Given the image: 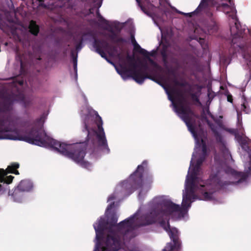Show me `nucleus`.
Segmentation results:
<instances>
[{
  "mask_svg": "<svg viewBox=\"0 0 251 251\" xmlns=\"http://www.w3.org/2000/svg\"><path fill=\"white\" fill-rule=\"evenodd\" d=\"M161 54L162 57V61L164 63V66H167L168 63L167 54L165 50H163L161 51Z\"/></svg>",
  "mask_w": 251,
  "mask_h": 251,
  "instance_id": "2f4dec72",
  "label": "nucleus"
},
{
  "mask_svg": "<svg viewBox=\"0 0 251 251\" xmlns=\"http://www.w3.org/2000/svg\"><path fill=\"white\" fill-rule=\"evenodd\" d=\"M168 72H169V73H173V71L170 70H168Z\"/></svg>",
  "mask_w": 251,
  "mask_h": 251,
  "instance_id": "e2e57ef3",
  "label": "nucleus"
},
{
  "mask_svg": "<svg viewBox=\"0 0 251 251\" xmlns=\"http://www.w3.org/2000/svg\"><path fill=\"white\" fill-rule=\"evenodd\" d=\"M90 33H84L83 34V36H86V35H90Z\"/></svg>",
  "mask_w": 251,
  "mask_h": 251,
  "instance_id": "bf43d9fd",
  "label": "nucleus"
},
{
  "mask_svg": "<svg viewBox=\"0 0 251 251\" xmlns=\"http://www.w3.org/2000/svg\"><path fill=\"white\" fill-rule=\"evenodd\" d=\"M248 32L250 33V34L251 35V30L250 29H248Z\"/></svg>",
  "mask_w": 251,
  "mask_h": 251,
  "instance_id": "052dcab7",
  "label": "nucleus"
},
{
  "mask_svg": "<svg viewBox=\"0 0 251 251\" xmlns=\"http://www.w3.org/2000/svg\"><path fill=\"white\" fill-rule=\"evenodd\" d=\"M3 172V171L0 170V195H2L8 189V188L6 187V183L4 182L2 179Z\"/></svg>",
  "mask_w": 251,
  "mask_h": 251,
  "instance_id": "a878e982",
  "label": "nucleus"
},
{
  "mask_svg": "<svg viewBox=\"0 0 251 251\" xmlns=\"http://www.w3.org/2000/svg\"><path fill=\"white\" fill-rule=\"evenodd\" d=\"M250 157V161H249V164H250V167H249V169L251 170V154L249 156Z\"/></svg>",
  "mask_w": 251,
  "mask_h": 251,
  "instance_id": "5fc2aeb1",
  "label": "nucleus"
},
{
  "mask_svg": "<svg viewBox=\"0 0 251 251\" xmlns=\"http://www.w3.org/2000/svg\"><path fill=\"white\" fill-rule=\"evenodd\" d=\"M109 31L111 33V34H109L108 37L113 43L119 44L120 43L126 42V40L124 38L122 37H118L117 34L112 29H110Z\"/></svg>",
  "mask_w": 251,
  "mask_h": 251,
  "instance_id": "4be33fe9",
  "label": "nucleus"
},
{
  "mask_svg": "<svg viewBox=\"0 0 251 251\" xmlns=\"http://www.w3.org/2000/svg\"><path fill=\"white\" fill-rule=\"evenodd\" d=\"M29 31L32 35L37 36L40 30L39 26L35 21L31 20L29 24Z\"/></svg>",
  "mask_w": 251,
  "mask_h": 251,
  "instance_id": "412c9836",
  "label": "nucleus"
},
{
  "mask_svg": "<svg viewBox=\"0 0 251 251\" xmlns=\"http://www.w3.org/2000/svg\"><path fill=\"white\" fill-rule=\"evenodd\" d=\"M25 96L24 94H20L19 95V100H21L24 101L25 100Z\"/></svg>",
  "mask_w": 251,
  "mask_h": 251,
  "instance_id": "8fccbe9b",
  "label": "nucleus"
},
{
  "mask_svg": "<svg viewBox=\"0 0 251 251\" xmlns=\"http://www.w3.org/2000/svg\"><path fill=\"white\" fill-rule=\"evenodd\" d=\"M114 197H109V198H108V201H111V200H113V199H114Z\"/></svg>",
  "mask_w": 251,
  "mask_h": 251,
  "instance_id": "4d7b16f0",
  "label": "nucleus"
},
{
  "mask_svg": "<svg viewBox=\"0 0 251 251\" xmlns=\"http://www.w3.org/2000/svg\"><path fill=\"white\" fill-rule=\"evenodd\" d=\"M13 100L10 96L4 98L0 102V139L8 137H18L6 133L11 130V126L18 125L21 118L13 111Z\"/></svg>",
  "mask_w": 251,
  "mask_h": 251,
  "instance_id": "20e7f679",
  "label": "nucleus"
},
{
  "mask_svg": "<svg viewBox=\"0 0 251 251\" xmlns=\"http://www.w3.org/2000/svg\"><path fill=\"white\" fill-rule=\"evenodd\" d=\"M147 163L146 160L143 161L142 164L138 165L135 172L130 176L129 181H131V186L133 189L136 190L142 187L143 173Z\"/></svg>",
  "mask_w": 251,
  "mask_h": 251,
  "instance_id": "0eeeda50",
  "label": "nucleus"
},
{
  "mask_svg": "<svg viewBox=\"0 0 251 251\" xmlns=\"http://www.w3.org/2000/svg\"><path fill=\"white\" fill-rule=\"evenodd\" d=\"M83 42V38L81 37L79 40V42L76 44L75 48L76 50L77 51L80 50L82 48V43Z\"/></svg>",
  "mask_w": 251,
  "mask_h": 251,
  "instance_id": "f704fd0d",
  "label": "nucleus"
},
{
  "mask_svg": "<svg viewBox=\"0 0 251 251\" xmlns=\"http://www.w3.org/2000/svg\"><path fill=\"white\" fill-rule=\"evenodd\" d=\"M179 117L185 123L189 131L192 134L196 142L198 143L199 142L200 138L199 137L197 132L196 130L195 127V118H198V116L194 112H193V114H187L184 115H180Z\"/></svg>",
  "mask_w": 251,
  "mask_h": 251,
  "instance_id": "1a4fd4ad",
  "label": "nucleus"
},
{
  "mask_svg": "<svg viewBox=\"0 0 251 251\" xmlns=\"http://www.w3.org/2000/svg\"><path fill=\"white\" fill-rule=\"evenodd\" d=\"M221 5H222V6L224 7L228 6V5L227 3H222L221 4Z\"/></svg>",
  "mask_w": 251,
  "mask_h": 251,
  "instance_id": "6e6d98bb",
  "label": "nucleus"
},
{
  "mask_svg": "<svg viewBox=\"0 0 251 251\" xmlns=\"http://www.w3.org/2000/svg\"><path fill=\"white\" fill-rule=\"evenodd\" d=\"M227 181H222L217 175L211 176L206 185H201L204 188L202 190V200L210 201L213 200V194L217 191L223 188L225 186L229 184Z\"/></svg>",
  "mask_w": 251,
  "mask_h": 251,
  "instance_id": "39448f33",
  "label": "nucleus"
},
{
  "mask_svg": "<svg viewBox=\"0 0 251 251\" xmlns=\"http://www.w3.org/2000/svg\"><path fill=\"white\" fill-rule=\"evenodd\" d=\"M71 56L72 58V60H74V58L75 57V58L77 59V53L75 52V51L74 50H71Z\"/></svg>",
  "mask_w": 251,
  "mask_h": 251,
  "instance_id": "a19ab883",
  "label": "nucleus"
},
{
  "mask_svg": "<svg viewBox=\"0 0 251 251\" xmlns=\"http://www.w3.org/2000/svg\"><path fill=\"white\" fill-rule=\"evenodd\" d=\"M114 205H115V202H113L111 203H110L107 207L106 211L111 210L114 207Z\"/></svg>",
  "mask_w": 251,
  "mask_h": 251,
  "instance_id": "c03bdc74",
  "label": "nucleus"
},
{
  "mask_svg": "<svg viewBox=\"0 0 251 251\" xmlns=\"http://www.w3.org/2000/svg\"><path fill=\"white\" fill-rule=\"evenodd\" d=\"M131 68H128L125 64L120 65V69H117V72L123 78L131 77L134 79L137 83L138 79L140 77L143 71V68L136 69L137 65L135 63H131Z\"/></svg>",
  "mask_w": 251,
  "mask_h": 251,
  "instance_id": "423d86ee",
  "label": "nucleus"
},
{
  "mask_svg": "<svg viewBox=\"0 0 251 251\" xmlns=\"http://www.w3.org/2000/svg\"><path fill=\"white\" fill-rule=\"evenodd\" d=\"M127 59L128 61L130 63V64L131 63H133L134 62H132L134 61V57H132L129 55H127Z\"/></svg>",
  "mask_w": 251,
  "mask_h": 251,
  "instance_id": "09e8293b",
  "label": "nucleus"
},
{
  "mask_svg": "<svg viewBox=\"0 0 251 251\" xmlns=\"http://www.w3.org/2000/svg\"><path fill=\"white\" fill-rule=\"evenodd\" d=\"M20 70L21 72L23 73H25V65L22 60L20 61Z\"/></svg>",
  "mask_w": 251,
  "mask_h": 251,
  "instance_id": "79ce46f5",
  "label": "nucleus"
},
{
  "mask_svg": "<svg viewBox=\"0 0 251 251\" xmlns=\"http://www.w3.org/2000/svg\"><path fill=\"white\" fill-rule=\"evenodd\" d=\"M218 2L215 0H201L198 7L193 12L188 13L180 12V13L191 17L194 15H197L200 12L202 11L203 9L207 8L208 6H214Z\"/></svg>",
  "mask_w": 251,
  "mask_h": 251,
  "instance_id": "4468645a",
  "label": "nucleus"
},
{
  "mask_svg": "<svg viewBox=\"0 0 251 251\" xmlns=\"http://www.w3.org/2000/svg\"><path fill=\"white\" fill-rule=\"evenodd\" d=\"M108 63H109L110 64H112V65H114V63L111 61L107 57V59H105Z\"/></svg>",
  "mask_w": 251,
  "mask_h": 251,
  "instance_id": "603ef678",
  "label": "nucleus"
},
{
  "mask_svg": "<svg viewBox=\"0 0 251 251\" xmlns=\"http://www.w3.org/2000/svg\"><path fill=\"white\" fill-rule=\"evenodd\" d=\"M241 109L246 114H249L251 112V109L248 104L246 99L244 98V101L241 104Z\"/></svg>",
  "mask_w": 251,
  "mask_h": 251,
  "instance_id": "c85d7f7f",
  "label": "nucleus"
},
{
  "mask_svg": "<svg viewBox=\"0 0 251 251\" xmlns=\"http://www.w3.org/2000/svg\"><path fill=\"white\" fill-rule=\"evenodd\" d=\"M131 40L132 44L134 45V50L135 51L138 52L139 53L143 55L146 58H149V56L151 55L147 50L142 48L136 42L134 36L131 35Z\"/></svg>",
  "mask_w": 251,
  "mask_h": 251,
  "instance_id": "f3484780",
  "label": "nucleus"
},
{
  "mask_svg": "<svg viewBox=\"0 0 251 251\" xmlns=\"http://www.w3.org/2000/svg\"><path fill=\"white\" fill-rule=\"evenodd\" d=\"M245 29L241 27L240 24L237 20L234 24V25L230 27V32L232 36V40L231 41V46L234 45L236 43V39L237 38H244L245 34Z\"/></svg>",
  "mask_w": 251,
  "mask_h": 251,
  "instance_id": "f8f14e48",
  "label": "nucleus"
},
{
  "mask_svg": "<svg viewBox=\"0 0 251 251\" xmlns=\"http://www.w3.org/2000/svg\"><path fill=\"white\" fill-rule=\"evenodd\" d=\"M23 83H24V82H23V81H20L19 82V84H20V85H22L23 84Z\"/></svg>",
  "mask_w": 251,
  "mask_h": 251,
  "instance_id": "13d9d810",
  "label": "nucleus"
},
{
  "mask_svg": "<svg viewBox=\"0 0 251 251\" xmlns=\"http://www.w3.org/2000/svg\"><path fill=\"white\" fill-rule=\"evenodd\" d=\"M150 54L151 55L149 56V57H150V56H152V54H151V53H150ZM147 59H148V60H149L152 63H154V64H155V65H156V63H155L152 61V59H151L150 57H149V58H147Z\"/></svg>",
  "mask_w": 251,
  "mask_h": 251,
  "instance_id": "864d4df0",
  "label": "nucleus"
},
{
  "mask_svg": "<svg viewBox=\"0 0 251 251\" xmlns=\"http://www.w3.org/2000/svg\"><path fill=\"white\" fill-rule=\"evenodd\" d=\"M169 236L174 243H169L162 251H173L180 249L181 243L179 238V232L177 228H173L169 232Z\"/></svg>",
  "mask_w": 251,
  "mask_h": 251,
  "instance_id": "9d476101",
  "label": "nucleus"
},
{
  "mask_svg": "<svg viewBox=\"0 0 251 251\" xmlns=\"http://www.w3.org/2000/svg\"><path fill=\"white\" fill-rule=\"evenodd\" d=\"M227 100L228 102L230 103L233 102V98L231 94H228L227 96Z\"/></svg>",
  "mask_w": 251,
  "mask_h": 251,
  "instance_id": "de8ad7c7",
  "label": "nucleus"
},
{
  "mask_svg": "<svg viewBox=\"0 0 251 251\" xmlns=\"http://www.w3.org/2000/svg\"><path fill=\"white\" fill-rule=\"evenodd\" d=\"M101 2H100L99 4V6H98L99 8V7H100L101 6Z\"/></svg>",
  "mask_w": 251,
  "mask_h": 251,
  "instance_id": "680f3d73",
  "label": "nucleus"
},
{
  "mask_svg": "<svg viewBox=\"0 0 251 251\" xmlns=\"http://www.w3.org/2000/svg\"><path fill=\"white\" fill-rule=\"evenodd\" d=\"M158 203L153 201L151 204L149 212L145 214L143 221L139 225L135 223V214L120 223L117 224L118 216L116 213H111L107 218V224L108 225L107 234L104 242V246L101 248V251H117L121 249L122 241H127L135 237V229L138 227L148 226L155 223L158 219L167 215H160L156 217L154 222L147 224V215L150 214L154 205Z\"/></svg>",
  "mask_w": 251,
  "mask_h": 251,
  "instance_id": "f03ea898",
  "label": "nucleus"
},
{
  "mask_svg": "<svg viewBox=\"0 0 251 251\" xmlns=\"http://www.w3.org/2000/svg\"><path fill=\"white\" fill-rule=\"evenodd\" d=\"M107 222L106 223L104 219H101L99 221L97 227L94 226V228L96 232V238L98 240H100L103 235V231L106 227Z\"/></svg>",
  "mask_w": 251,
  "mask_h": 251,
  "instance_id": "a211bd4d",
  "label": "nucleus"
},
{
  "mask_svg": "<svg viewBox=\"0 0 251 251\" xmlns=\"http://www.w3.org/2000/svg\"><path fill=\"white\" fill-rule=\"evenodd\" d=\"M206 123L213 133L218 131L217 127L214 124L212 123L208 120H206Z\"/></svg>",
  "mask_w": 251,
  "mask_h": 251,
  "instance_id": "473e14b6",
  "label": "nucleus"
},
{
  "mask_svg": "<svg viewBox=\"0 0 251 251\" xmlns=\"http://www.w3.org/2000/svg\"><path fill=\"white\" fill-rule=\"evenodd\" d=\"M19 167V164L18 163H13L10 165L8 166L6 169L4 170L3 169H0V171H3V176L2 179L3 181L6 183V187L9 188L8 185L12 183L14 176H7V174L9 173H12L16 175L19 174L18 171L17 170Z\"/></svg>",
  "mask_w": 251,
  "mask_h": 251,
  "instance_id": "9b49d317",
  "label": "nucleus"
},
{
  "mask_svg": "<svg viewBox=\"0 0 251 251\" xmlns=\"http://www.w3.org/2000/svg\"><path fill=\"white\" fill-rule=\"evenodd\" d=\"M142 68H143V71L140 77V79H138L137 83L139 84H142L146 78L151 79L157 84L162 85L161 81L159 79L157 78L155 75H152L149 74L147 71L149 69V67L147 64H142Z\"/></svg>",
  "mask_w": 251,
  "mask_h": 251,
  "instance_id": "2eb2a0df",
  "label": "nucleus"
},
{
  "mask_svg": "<svg viewBox=\"0 0 251 251\" xmlns=\"http://www.w3.org/2000/svg\"><path fill=\"white\" fill-rule=\"evenodd\" d=\"M96 14H97V16L98 18L99 19V21L100 22H102L105 24H107L108 23V21L106 20H105V19H104L103 18V17L100 15V14L99 12V10H97Z\"/></svg>",
  "mask_w": 251,
  "mask_h": 251,
  "instance_id": "c9c22d12",
  "label": "nucleus"
},
{
  "mask_svg": "<svg viewBox=\"0 0 251 251\" xmlns=\"http://www.w3.org/2000/svg\"><path fill=\"white\" fill-rule=\"evenodd\" d=\"M191 98L192 100L196 102L199 105H201V102L200 101V99L199 96L197 95L195 93H192L191 94Z\"/></svg>",
  "mask_w": 251,
  "mask_h": 251,
  "instance_id": "72a5a7b5",
  "label": "nucleus"
},
{
  "mask_svg": "<svg viewBox=\"0 0 251 251\" xmlns=\"http://www.w3.org/2000/svg\"><path fill=\"white\" fill-rule=\"evenodd\" d=\"M168 95L169 100L173 103L175 111L178 114L179 116L187 114H193L194 111L191 109V107L189 105H184V103H186V100L184 96L177 99L178 103L177 104L174 102V98L173 96L171 95L169 92H168Z\"/></svg>",
  "mask_w": 251,
  "mask_h": 251,
  "instance_id": "6e6552de",
  "label": "nucleus"
},
{
  "mask_svg": "<svg viewBox=\"0 0 251 251\" xmlns=\"http://www.w3.org/2000/svg\"><path fill=\"white\" fill-rule=\"evenodd\" d=\"M169 92L171 96L172 95H175L177 96V98L183 96V94L178 90L175 88L172 89L171 92L167 91V93Z\"/></svg>",
  "mask_w": 251,
  "mask_h": 251,
  "instance_id": "7c9ffc66",
  "label": "nucleus"
},
{
  "mask_svg": "<svg viewBox=\"0 0 251 251\" xmlns=\"http://www.w3.org/2000/svg\"><path fill=\"white\" fill-rule=\"evenodd\" d=\"M159 224H160V226L165 230H166L168 232L169 235L170 231L171 230L174 228V227H173V228L170 227V226L169 221H168L167 222H166V221L164 220H161L159 222Z\"/></svg>",
  "mask_w": 251,
  "mask_h": 251,
  "instance_id": "cd10ccee",
  "label": "nucleus"
},
{
  "mask_svg": "<svg viewBox=\"0 0 251 251\" xmlns=\"http://www.w3.org/2000/svg\"><path fill=\"white\" fill-rule=\"evenodd\" d=\"M239 142L243 150L249 152L250 150L249 145L251 143V141L248 137H240L239 138Z\"/></svg>",
  "mask_w": 251,
  "mask_h": 251,
  "instance_id": "aec40b11",
  "label": "nucleus"
},
{
  "mask_svg": "<svg viewBox=\"0 0 251 251\" xmlns=\"http://www.w3.org/2000/svg\"><path fill=\"white\" fill-rule=\"evenodd\" d=\"M110 50L113 52L115 53V54H117L118 56H120L121 54L119 53L118 50V47L117 46H112L110 47Z\"/></svg>",
  "mask_w": 251,
  "mask_h": 251,
  "instance_id": "58836bf2",
  "label": "nucleus"
},
{
  "mask_svg": "<svg viewBox=\"0 0 251 251\" xmlns=\"http://www.w3.org/2000/svg\"><path fill=\"white\" fill-rule=\"evenodd\" d=\"M205 159V157H204V156H201L197 160V162H196V164L195 165L200 168L201 165L202 164V163H203V162L204 161Z\"/></svg>",
  "mask_w": 251,
  "mask_h": 251,
  "instance_id": "e433bc0d",
  "label": "nucleus"
},
{
  "mask_svg": "<svg viewBox=\"0 0 251 251\" xmlns=\"http://www.w3.org/2000/svg\"><path fill=\"white\" fill-rule=\"evenodd\" d=\"M73 65H74V68L75 71H76L77 69V59L75 58V57L74 58V60H72Z\"/></svg>",
  "mask_w": 251,
  "mask_h": 251,
  "instance_id": "37998d69",
  "label": "nucleus"
},
{
  "mask_svg": "<svg viewBox=\"0 0 251 251\" xmlns=\"http://www.w3.org/2000/svg\"><path fill=\"white\" fill-rule=\"evenodd\" d=\"M94 40L93 42V46L96 50V51L99 53L101 57L104 59H107V55L104 51L103 50L102 48L109 49V44L103 40H100L94 38Z\"/></svg>",
  "mask_w": 251,
  "mask_h": 251,
  "instance_id": "ddd939ff",
  "label": "nucleus"
},
{
  "mask_svg": "<svg viewBox=\"0 0 251 251\" xmlns=\"http://www.w3.org/2000/svg\"><path fill=\"white\" fill-rule=\"evenodd\" d=\"M174 83L176 86L185 87L186 85V83L185 82H179L177 80H174Z\"/></svg>",
  "mask_w": 251,
  "mask_h": 251,
  "instance_id": "ea45409f",
  "label": "nucleus"
},
{
  "mask_svg": "<svg viewBox=\"0 0 251 251\" xmlns=\"http://www.w3.org/2000/svg\"><path fill=\"white\" fill-rule=\"evenodd\" d=\"M138 5L140 7L141 10L145 13L147 14L148 11L146 8L142 5L140 0H136Z\"/></svg>",
  "mask_w": 251,
  "mask_h": 251,
  "instance_id": "4c0bfd02",
  "label": "nucleus"
},
{
  "mask_svg": "<svg viewBox=\"0 0 251 251\" xmlns=\"http://www.w3.org/2000/svg\"><path fill=\"white\" fill-rule=\"evenodd\" d=\"M32 5L34 7H43L50 8V4L47 2L48 0H32Z\"/></svg>",
  "mask_w": 251,
  "mask_h": 251,
  "instance_id": "b1692460",
  "label": "nucleus"
},
{
  "mask_svg": "<svg viewBox=\"0 0 251 251\" xmlns=\"http://www.w3.org/2000/svg\"><path fill=\"white\" fill-rule=\"evenodd\" d=\"M114 205H115V202H113L111 203H110L107 207L106 211L111 210L114 207Z\"/></svg>",
  "mask_w": 251,
  "mask_h": 251,
  "instance_id": "a18cd8bd",
  "label": "nucleus"
},
{
  "mask_svg": "<svg viewBox=\"0 0 251 251\" xmlns=\"http://www.w3.org/2000/svg\"><path fill=\"white\" fill-rule=\"evenodd\" d=\"M95 124L97 126V130L91 127L90 122L93 119L91 116H86L84 121V127L82 132L86 136L85 141L80 143L67 144L50 138L47 135L45 131L41 128L32 127L27 134L20 135L18 137H8L11 140L24 141L29 144L42 147L53 148L62 155L71 159L81 167L89 168L91 164L84 160L86 155L87 142L91 141L94 145V138L97 140L98 146L107 153H109L107 140L105 137L101 118L96 112Z\"/></svg>",
  "mask_w": 251,
  "mask_h": 251,
  "instance_id": "f257e3e1",
  "label": "nucleus"
},
{
  "mask_svg": "<svg viewBox=\"0 0 251 251\" xmlns=\"http://www.w3.org/2000/svg\"><path fill=\"white\" fill-rule=\"evenodd\" d=\"M43 118H44L43 116H42L40 118L37 119L36 120V122L40 123V122H42V121H43Z\"/></svg>",
  "mask_w": 251,
  "mask_h": 251,
  "instance_id": "3c124183",
  "label": "nucleus"
},
{
  "mask_svg": "<svg viewBox=\"0 0 251 251\" xmlns=\"http://www.w3.org/2000/svg\"><path fill=\"white\" fill-rule=\"evenodd\" d=\"M200 170V168L195 165L186 179V190L185 193L183 194L181 207L169 200L158 201V203L154 205L151 213L147 215V224L154 222L156 217L160 215L172 216L177 214L178 218L184 216L187 212L188 208L191 206L192 199L194 200L197 197L195 190L197 187L196 182Z\"/></svg>",
  "mask_w": 251,
  "mask_h": 251,
  "instance_id": "7ed1b4c3",
  "label": "nucleus"
},
{
  "mask_svg": "<svg viewBox=\"0 0 251 251\" xmlns=\"http://www.w3.org/2000/svg\"><path fill=\"white\" fill-rule=\"evenodd\" d=\"M17 187L25 193V192L29 191L32 189L33 184L30 180H23L20 181Z\"/></svg>",
  "mask_w": 251,
  "mask_h": 251,
  "instance_id": "6ab92c4d",
  "label": "nucleus"
},
{
  "mask_svg": "<svg viewBox=\"0 0 251 251\" xmlns=\"http://www.w3.org/2000/svg\"><path fill=\"white\" fill-rule=\"evenodd\" d=\"M231 173L235 177L238 178V183H241L245 181L248 176V175L245 173L237 172L234 170L231 171Z\"/></svg>",
  "mask_w": 251,
  "mask_h": 251,
  "instance_id": "5701e85b",
  "label": "nucleus"
},
{
  "mask_svg": "<svg viewBox=\"0 0 251 251\" xmlns=\"http://www.w3.org/2000/svg\"><path fill=\"white\" fill-rule=\"evenodd\" d=\"M214 137H215L216 141L217 143L221 145V150H227V149L226 148L225 142L224 141L223 138L221 134L218 132H215L213 133Z\"/></svg>",
  "mask_w": 251,
  "mask_h": 251,
  "instance_id": "393cba45",
  "label": "nucleus"
},
{
  "mask_svg": "<svg viewBox=\"0 0 251 251\" xmlns=\"http://www.w3.org/2000/svg\"><path fill=\"white\" fill-rule=\"evenodd\" d=\"M210 117L213 120V121L218 125L220 127H222L223 123L222 120L221 119L223 118L222 116H220L219 118H216L212 114H209Z\"/></svg>",
  "mask_w": 251,
  "mask_h": 251,
  "instance_id": "c756f323",
  "label": "nucleus"
},
{
  "mask_svg": "<svg viewBox=\"0 0 251 251\" xmlns=\"http://www.w3.org/2000/svg\"><path fill=\"white\" fill-rule=\"evenodd\" d=\"M226 130L232 134H236V130L234 128H227Z\"/></svg>",
  "mask_w": 251,
  "mask_h": 251,
  "instance_id": "49530a36",
  "label": "nucleus"
},
{
  "mask_svg": "<svg viewBox=\"0 0 251 251\" xmlns=\"http://www.w3.org/2000/svg\"><path fill=\"white\" fill-rule=\"evenodd\" d=\"M8 192L9 196H11L13 201L16 202H22L25 197V193L19 189L18 187H16L14 189L11 191L9 190V188L3 194Z\"/></svg>",
  "mask_w": 251,
  "mask_h": 251,
  "instance_id": "dca6fc26",
  "label": "nucleus"
},
{
  "mask_svg": "<svg viewBox=\"0 0 251 251\" xmlns=\"http://www.w3.org/2000/svg\"><path fill=\"white\" fill-rule=\"evenodd\" d=\"M196 143L198 145H201V150L202 152L201 156H204V157H206L207 155V148L205 141L202 138H199V142L198 143Z\"/></svg>",
  "mask_w": 251,
  "mask_h": 251,
  "instance_id": "bb28decb",
  "label": "nucleus"
}]
</instances>
